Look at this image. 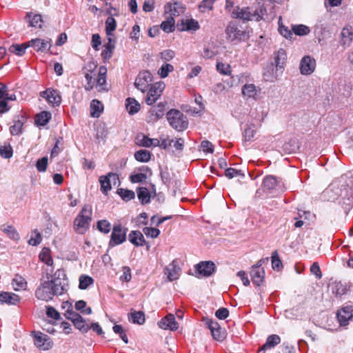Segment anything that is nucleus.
Returning <instances> with one entry per match:
<instances>
[{
  "label": "nucleus",
  "instance_id": "aec40b11",
  "mask_svg": "<svg viewBox=\"0 0 353 353\" xmlns=\"http://www.w3.org/2000/svg\"><path fill=\"white\" fill-rule=\"evenodd\" d=\"M158 325L160 328L174 331L178 329V323L175 320V317L173 314H169L164 318H163L159 323Z\"/></svg>",
  "mask_w": 353,
  "mask_h": 353
},
{
  "label": "nucleus",
  "instance_id": "39448f33",
  "mask_svg": "<svg viewBox=\"0 0 353 353\" xmlns=\"http://www.w3.org/2000/svg\"><path fill=\"white\" fill-rule=\"evenodd\" d=\"M227 39L235 43L244 41L248 38V34L245 30L239 29L234 23H230L225 29Z\"/></svg>",
  "mask_w": 353,
  "mask_h": 353
},
{
  "label": "nucleus",
  "instance_id": "bb28decb",
  "mask_svg": "<svg viewBox=\"0 0 353 353\" xmlns=\"http://www.w3.org/2000/svg\"><path fill=\"white\" fill-rule=\"evenodd\" d=\"M19 300V296L14 293L0 292V303L15 305Z\"/></svg>",
  "mask_w": 353,
  "mask_h": 353
},
{
  "label": "nucleus",
  "instance_id": "680f3d73",
  "mask_svg": "<svg viewBox=\"0 0 353 353\" xmlns=\"http://www.w3.org/2000/svg\"><path fill=\"white\" fill-rule=\"evenodd\" d=\"M255 126L253 124L249 125L244 130V138L246 141H252L255 134Z\"/></svg>",
  "mask_w": 353,
  "mask_h": 353
},
{
  "label": "nucleus",
  "instance_id": "bf43d9fd",
  "mask_svg": "<svg viewBox=\"0 0 353 353\" xmlns=\"http://www.w3.org/2000/svg\"><path fill=\"white\" fill-rule=\"evenodd\" d=\"M41 240L42 238L40 232L37 230H34L31 232L28 243L31 245L36 246L41 242Z\"/></svg>",
  "mask_w": 353,
  "mask_h": 353
},
{
  "label": "nucleus",
  "instance_id": "9d476101",
  "mask_svg": "<svg viewBox=\"0 0 353 353\" xmlns=\"http://www.w3.org/2000/svg\"><path fill=\"white\" fill-rule=\"evenodd\" d=\"M346 185L349 188V190L347 191V194L343 197L341 205L344 213L347 214L353 207V176L350 177Z\"/></svg>",
  "mask_w": 353,
  "mask_h": 353
},
{
  "label": "nucleus",
  "instance_id": "f03ea898",
  "mask_svg": "<svg viewBox=\"0 0 353 353\" xmlns=\"http://www.w3.org/2000/svg\"><path fill=\"white\" fill-rule=\"evenodd\" d=\"M266 10L262 7L259 9H253L252 8H237L232 12V17L236 19H241L243 22L249 21H259L263 19Z\"/></svg>",
  "mask_w": 353,
  "mask_h": 353
},
{
  "label": "nucleus",
  "instance_id": "cd10ccee",
  "mask_svg": "<svg viewBox=\"0 0 353 353\" xmlns=\"http://www.w3.org/2000/svg\"><path fill=\"white\" fill-rule=\"evenodd\" d=\"M108 40V42L104 45V49L101 52V57L104 60H109L112 57L115 48V41L110 37Z\"/></svg>",
  "mask_w": 353,
  "mask_h": 353
},
{
  "label": "nucleus",
  "instance_id": "79ce46f5",
  "mask_svg": "<svg viewBox=\"0 0 353 353\" xmlns=\"http://www.w3.org/2000/svg\"><path fill=\"white\" fill-rule=\"evenodd\" d=\"M182 25H183V27L181 28H178L179 30H186V31H190V30L195 31V30H197L198 29H199V24L198 21H196V20H194L193 19H188V20H185V21H183Z\"/></svg>",
  "mask_w": 353,
  "mask_h": 353
},
{
  "label": "nucleus",
  "instance_id": "c03bdc74",
  "mask_svg": "<svg viewBox=\"0 0 353 353\" xmlns=\"http://www.w3.org/2000/svg\"><path fill=\"white\" fill-rule=\"evenodd\" d=\"M134 158L139 162H148L151 159V153L146 150H139L134 153Z\"/></svg>",
  "mask_w": 353,
  "mask_h": 353
},
{
  "label": "nucleus",
  "instance_id": "b1692460",
  "mask_svg": "<svg viewBox=\"0 0 353 353\" xmlns=\"http://www.w3.org/2000/svg\"><path fill=\"white\" fill-rule=\"evenodd\" d=\"M41 96L46 97L48 101L52 103L53 106H59L61 102V97L58 91L55 90L48 89L43 92Z\"/></svg>",
  "mask_w": 353,
  "mask_h": 353
},
{
  "label": "nucleus",
  "instance_id": "09e8293b",
  "mask_svg": "<svg viewBox=\"0 0 353 353\" xmlns=\"http://www.w3.org/2000/svg\"><path fill=\"white\" fill-rule=\"evenodd\" d=\"M12 285L13 289L15 291H19L20 290L25 289L26 287L27 283L22 276L17 275L12 279Z\"/></svg>",
  "mask_w": 353,
  "mask_h": 353
},
{
  "label": "nucleus",
  "instance_id": "f257e3e1",
  "mask_svg": "<svg viewBox=\"0 0 353 353\" xmlns=\"http://www.w3.org/2000/svg\"><path fill=\"white\" fill-rule=\"evenodd\" d=\"M51 274L47 273L40 279V285L35 291V296L38 299L48 301L52 299L54 296H59L64 294L63 291L59 289L57 292V287L50 281Z\"/></svg>",
  "mask_w": 353,
  "mask_h": 353
},
{
  "label": "nucleus",
  "instance_id": "393cba45",
  "mask_svg": "<svg viewBox=\"0 0 353 353\" xmlns=\"http://www.w3.org/2000/svg\"><path fill=\"white\" fill-rule=\"evenodd\" d=\"M165 11L171 12V16H178L184 12V7L179 1H174V3L168 2L165 6Z\"/></svg>",
  "mask_w": 353,
  "mask_h": 353
},
{
  "label": "nucleus",
  "instance_id": "4d7b16f0",
  "mask_svg": "<svg viewBox=\"0 0 353 353\" xmlns=\"http://www.w3.org/2000/svg\"><path fill=\"white\" fill-rule=\"evenodd\" d=\"M118 194L125 201L133 199L135 196V194L132 190L119 188L117 190Z\"/></svg>",
  "mask_w": 353,
  "mask_h": 353
},
{
  "label": "nucleus",
  "instance_id": "864d4df0",
  "mask_svg": "<svg viewBox=\"0 0 353 353\" xmlns=\"http://www.w3.org/2000/svg\"><path fill=\"white\" fill-rule=\"evenodd\" d=\"M292 30L293 32L298 36H305L310 33V28L305 25L299 24L292 26Z\"/></svg>",
  "mask_w": 353,
  "mask_h": 353
},
{
  "label": "nucleus",
  "instance_id": "5701e85b",
  "mask_svg": "<svg viewBox=\"0 0 353 353\" xmlns=\"http://www.w3.org/2000/svg\"><path fill=\"white\" fill-rule=\"evenodd\" d=\"M113 180H118V176L116 174L110 172L105 176H101L99 177V182L101 184V190L103 194H107L111 190L110 179Z\"/></svg>",
  "mask_w": 353,
  "mask_h": 353
},
{
  "label": "nucleus",
  "instance_id": "7c9ffc66",
  "mask_svg": "<svg viewBox=\"0 0 353 353\" xmlns=\"http://www.w3.org/2000/svg\"><path fill=\"white\" fill-rule=\"evenodd\" d=\"M106 72L107 69L105 66H101L99 68L98 77L97 79V85L99 88V91L107 90V89L105 88L106 83Z\"/></svg>",
  "mask_w": 353,
  "mask_h": 353
},
{
  "label": "nucleus",
  "instance_id": "4be33fe9",
  "mask_svg": "<svg viewBox=\"0 0 353 353\" xmlns=\"http://www.w3.org/2000/svg\"><path fill=\"white\" fill-rule=\"evenodd\" d=\"M128 241L135 247H142L146 244L143 234L139 230L131 231L128 236Z\"/></svg>",
  "mask_w": 353,
  "mask_h": 353
},
{
  "label": "nucleus",
  "instance_id": "338daca9",
  "mask_svg": "<svg viewBox=\"0 0 353 353\" xmlns=\"http://www.w3.org/2000/svg\"><path fill=\"white\" fill-rule=\"evenodd\" d=\"M314 33L319 43L326 37L325 29L321 25L315 26Z\"/></svg>",
  "mask_w": 353,
  "mask_h": 353
},
{
  "label": "nucleus",
  "instance_id": "7ed1b4c3",
  "mask_svg": "<svg viewBox=\"0 0 353 353\" xmlns=\"http://www.w3.org/2000/svg\"><path fill=\"white\" fill-rule=\"evenodd\" d=\"M286 59V52L282 48L274 53L275 72L272 71V73H269V71H268L265 72L263 76L265 81L274 82L278 79L279 76L283 73ZM272 70H274L273 68Z\"/></svg>",
  "mask_w": 353,
  "mask_h": 353
},
{
  "label": "nucleus",
  "instance_id": "052dcab7",
  "mask_svg": "<svg viewBox=\"0 0 353 353\" xmlns=\"http://www.w3.org/2000/svg\"><path fill=\"white\" fill-rule=\"evenodd\" d=\"M298 215V217L294 218L295 221L310 220L315 218V214L311 212L302 210H299Z\"/></svg>",
  "mask_w": 353,
  "mask_h": 353
},
{
  "label": "nucleus",
  "instance_id": "a878e982",
  "mask_svg": "<svg viewBox=\"0 0 353 353\" xmlns=\"http://www.w3.org/2000/svg\"><path fill=\"white\" fill-rule=\"evenodd\" d=\"M281 342V338L277 334L270 335L265 343L258 350L257 353H265V351L268 349L274 347Z\"/></svg>",
  "mask_w": 353,
  "mask_h": 353
},
{
  "label": "nucleus",
  "instance_id": "c756f323",
  "mask_svg": "<svg viewBox=\"0 0 353 353\" xmlns=\"http://www.w3.org/2000/svg\"><path fill=\"white\" fill-rule=\"evenodd\" d=\"M90 115L92 117L98 118L101 115L103 105L101 101L97 99H93L90 103Z\"/></svg>",
  "mask_w": 353,
  "mask_h": 353
},
{
  "label": "nucleus",
  "instance_id": "de8ad7c7",
  "mask_svg": "<svg viewBox=\"0 0 353 353\" xmlns=\"http://www.w3.org/2000/svg\"><path fill=\"white\" fill-rule=\"evenodd\" d=\"M39 259L41 261L49 266H52L53 265V259L50 256V250L48 248H43L39 254Z\"/></svg>",
  "mask_w": 353,
  "mask_h": 353
},
{
  "label": "nucleus",
  "instance_id": "6ab92c4d",
  "mask_svg": "<svg viewBox=\"0 0 353 353\" xmlns=\"http://www.w3.org/2000/svg\"><path fill=\"white\" fill-rule=\"evenodd\" d=\"M315 66V60L310 56H305L300 63L301 73L304 75L310 74L314 71Z\"/></svg>",
  "mask_w": 353,
  "mask_h": 353
},
{
  "label": "nucleus",
  "instance_id": "2eb2a0df",
  "mask_svg": "<svg viewBox=\"0 0 353 353\" xmlns=\"http://www.w3.org/2000/svg\"><path fill=\"white\" fill-rule=\"evenodd\" d=\"M208 327L210 329L214 339L218 341H222L225 338V330L221 329L219 324L212 319L206 321Z\"/></svg>",
  "mask_w": 353,
  "mask_h": 353
},
{
  "label": "nucleus",
  "instance_id": "423d86ee",
  "mask_svg": "<svg viewBox=\"0 0 353 353\" xmlns=\"http://www.w3.org/2000/svg\"><path fill=\"white\" fill-rule=\"evenodd\" d=\"M128 228L121 224L112 227V232L109 241L110 247H114L122 244L126 241Z\"/></svg>",
  "mask_w": 353,
  "mask_h": 353
},
{
  "label": "nucleus",
  "instance_id": "6e6552de",
  "mask_svg": "<svg viewBox=\"0 0 353 353\" xmlns=\"http://www.w3.org/2000/svg\"><path fill=\"white\" fill-rule=\"evenodd\" d=\"M152 81V74L148 70L141 72L135 79L134 86L142 92L148 90Z\"/></svg>",
  "mask_w": 353,
  "mask_h": 353
},
{
  "label": "nucleus",
  "instance_id": "9b49d317",
  "mask_svg": "<svg viewBox=\"0 0 353 353\" xmlns=\"http://www.w3.org/2000/svg\"><path fill=\"white\" fill-rule=\"evenodd\" d=\"M34 342L37 347L43 350H48L52 347L53 343L50 338L41 332H34Z\"/></svg>",
  "mask_w": 353,
  "mask_h": 353
},
{
  "label": "nucleus",
  "instance_id": "6e6d98bb",
  "mask_svg": "<svg viewBox=\"0 0 353 353\" xmlns=\"http://www.w3.org/2000/svg\"><path fill=\"white\" fill-rule=\"evenodd\" d=\"M75 309L83 314H90L92 309L87 307V303L83 300L78 301L75 303Z\"/></svg>",
  "mask_w": 353,
  "mask_h": 353
},
{
  "label": "nucleus",
  "instance_id": "58836bf2",
  "mask_svg": "<svg viewBox=\"0 0 353 353\" xmlns=\"http://www.w3.org/2000/svg\"><path fill=\"white\" fill-rule=\"evenodd\" d=\"M1 230L11 239L17 241L19 239V235L16 229L10 225H3Z\"/></svg>",
  "mask_w": 353,
  "mask_h": 353
},
{
  "label": "nucleus",
  "instance_id": "e433bc0d",
  "mask_svg": "<svg viewBox=\"0 0 353 353\" xmlns=\"http://www.w3.org/2000/svg\"><path fill=\"white\" fill-rule=\"evenodd\" d=\"M25 118L14 121V124L10 127V134L13 136L19 135L22 133V128L25 122Z\"/></svg>",
  "mask_w": 353,
  "mask_h": 353
},
{
  "label": "nucleus",
  "instance_id": "ea45409f",
  "mask_svg": "<svg viewBox=\"0 0 353 353\" xmlns=\"http://www.w3.org/2000/svg\"><path fill=\"white\" fill-rule=\"evenodd\" d=\"M138 144L145 148H150L151 146L157 147L158 145H159V139H151L147 136L143 135L141 139L139 141Z\"/></svg>",
  "mask_w": 353,
  "mask_h": 353
},
{
  "label": "nucleus",
  "instance_id": "5fc2aeb1",
  "mask_svg": "<svg viewBox=\"0 0 353 353\" xmlns=\"http://www.w3.org/2000/svg\"><path fill=\"white\" fill-rule=\"evenodd\" d=\"M117 28V22L112 17H108L105 21V32L108 36H111L112 32Z\"/></svg>",
  "mask_w": 353,
  "mask_h": 353
},
{
  "label": "nucleus",
  "instance_id": "0eeeda50",
  "mask_svg": "<svg viewBox=\"0 0 353 353\" xmlns=\"http://www.w3.org/2000/svg\"><path fill=\"white\" fill-rule=\"evenodd\" d=\"M165 85L163 83L161 82L152 85L145 98V103L149 105L154 103L161 97Z\"/></svg>",
  "mask_w": 353,
  "mask_h": 353
},
{
  "label": "nucleus",
  "instance_id": "20e7f679",
  "mask_svg": "<svg viewBox=\"0 0 353 353\" xmlns=\"http://www.w3.org/2000/svg\"><path fill=\"white\" fill-rule=\"evenodd\" d=\"M167 119L170 126L179 132L183 131L188 127L187 117L178 110H169L167 113Z\"/></svg>",
  "mask_w": 353,
  "mask_h": 353
},
{
  "label": "nucleus",
  "instance_id": "a211bd4d",
  "mask_svg": "<svg viewBox=\"0 0 353 353\" xmlns=\"http://www.w3.org/2000/svg\"><path fill=\"white\" fill-rule=\"evenodd\" d=\"M181 270L178 261L174 259L170 264L165 267L164 273L167 275L169 281H173L178 279Z\"/></svg>",
  "mask_w": 353,
  "mask_h": 353
},
{
  "label": "nucleus",
  "instance_id": "f8f14e48",
  "mask_svg": "<svg viewBox=\"0 0 353 353\" xmlns=\"http://www.w3.org/2000/svg\"><path fill=\"white\" fill-rule=\"evenodd\" d=\"M263 185L264 188L268 190H277L280 192L285 190L281 179H277L272 175L266 176L263 179Z\"/></svg>",
  "mask_w": 353,
  "mask_h": 353
},
{
  "label": "nucleus",
  "instance_id": "a18cd8bd",
  "mask_svg": "<svg viewBox=\"0 0 353 353\" xmlns=\"http://www.w3.org/2000/svg\"><path fill=\"white\" fill-rule=\"evenodd\" d=\"M79 281V288L81 290H85L94 283V279L91 276L85 274L81 275Z\"/></svg>",
  "mask_w": 353,
  "mask_h": 353
},
{
  "label": "nucleus",
  "instance_id": "49530a36",
  "mask_svg": "<svg viewBox=\"0 0 353 353\" xmlns=\"http://www.w3.org/2000/svg\"><path fill=\"white\" fill-rule=\"evenodd\" d=\"M28 47L29 46H28V43H25L21 45L13 44L9 48V51L18 56H22L25 54L26 50Z\"/></svg>",
  "mask_w": 353,
  "mask_h": 353
},
{
  "label": "nucleus",
  "instance_id": "412c9836",
  "mask_svg": "<svg viewBox=\"0 0 353 353\" xmlns=\"http://www.w3.org/2000/svg\"><path fill=\"white\" fill-rule=\"evenodd\" d=\"M250 276L252 283L256 286H260L264 281L265 270L263 268L252 266L250 270Z\"/></svg>",
  "mask_w": 353,
  "mask_h": 353
},
{
  "label": "nucleus",
  "instance_id": "3c124183",
  "mask_svg": "<svg viewBox=\"0 0 353 353\" xmlns=\"http://www.w3.org/2000/svg\"><path fill=\"white\" fill-rule=\"evenodd\" d=\"M299 148V144L296 140L290 139L283 145V150L288 154L295 152Z\"/></svg>",
  "mask_w": 353,
  "mask_h": 353
},
{
  "label": "nucleus",
  "instance_id": "ddd939ff",
  "mask_svg": "<svg viewBox=\"0 0 353 353\" xmlns=\"http://www.w3.org/2000/svg\"><path fill=\"white\" fill-rule=\"evenodd\" d=\"M29 47H32L37 52H46L50 50L52 46L50 39H34L28 42Z\"/></svg>",
  "mask_w": 353,
  "mask_h": 353
},
{
  "label": "nucleus",
  "instance_id": "f3484780",
  "mask_svg": "<svg viewBox=\"0 0 353 353\" xmlns=\"http://www.w3.org/2000/svg\"><path fill=\"white\" fill-rule=\"evenodd\" d=\"M336 317L340 325L345 326L353 317V306L346 305L341 307L336 313Z\"/></svg>",
  "mask_w": 353,
  "mask_h": 353
},
{
  "label": "nucleus",
  "instance_id": "0e129e2a",
  "mask_svg": "<svg viewBox=\"0 0 353 353\" xmlns=\"http://www.w3.org/2000/svg\"><path fill=\"white\" fill-rule=\"evenodd\" d=\"M272 266L274 270H279L282 268V262L279 259L277 251H274L272 254Z\"/></svg>",
  "mask_w": 353,
  "mask_h": 353
},
{
  "label": "nucleus",
  "instance_id": "4468645a",
  "mask_svg": "<svg viewBox=\"0 0 353 353\" xmlns=\"http://www.w3.org/2000/svg\"><path fill=\"white\" fill-rule=\"evenodd\" d=\"M165 110V104L160 102L157 106H154L150 108L146 117V121L148 123H154L157 121L164 115Z\"/></svg>",
  "mask_w": 353,
  "mask_h": 353
},
{
  "label": "nucleus",
  "instance_id": "dca6fc26",
  "mask_svg": "<svg viewBox=\"0 0 353 353\" xmlns=\"http://www.w3.org/2000/svg\"><path fill=\"white\" fill-rule=\"evenodd\" d=\"M50 281L57 287V292H59L60 288L63 292H65L66 275L63 270L58 269L52 275L51 274Z\"/></svg>",
  "mask_w": 353,
  "mask_h": 353
},
{
  "label": "nucleus",
  "instance_id": "603ef678",
  "mask_svg": "<svg viewBox=\"0 0 353 353\" xmlns=\"http://www.w3.org/2000/svg\"><path fill=\"white\" fill-rule=\"evenodd\" d=\"M0 155L4 159H10L13 155V150L12 146L8 143H4L0 147Z\"/></svg>",
  "mask_w": 353,
  "mask_h": 353
},
{
  "label": "nucleus",
  "instance_id": "13d9d810",
  "mask_svg": "<svg viewBox=\"0 0 353 353\" xmlns=\"http://www.w3.org/2000/svg\"><path fill=\"white\" fill-rule=\"evenodd\" d=\"M73 324L77 329L83 333H86L90 330L89 325L86 323L85 320L81 316Z\"/></svg>",
  "mask_w": 353,
  "mask_h": 353
},
{
  "label": "nucleus",
  "instance_id": "4c0bfd02",
  "mask_svg": "<svg viewBox=\"0 0 353 353\" xmlns=\"http://www.w3.org/2000/svg\"><path fill=\"white\" fill-rule=\"evenodd\" d=\"M26 19L28 20L29 26L34 28H41L43 23L41 16L40 14H32L28 13Z\"/></svg>",
  "mask_w": 353,
  "mask_h": 353
},
{
  "label": "nucleus",
  "instance_id": "c9c22d12",
  "mask_svg": "<svg viewBox=\"0 0 353 353\" xmlns=\"http://www.w3.org/2000/svg\"><path fill=\"white\" fill-rule=\"evenodd\" d=\"M68 307V310L65 311V317L70 320L73 323L78 319L81 318V315L77 312H75L72 307V305L68 301L63 303V307Z\"/></svg>",
  "mask_w": 353,
  "mask_h": 353
},
{
  "label": "nucleus",
  "instance_id": "1a4fd4ad",
  "mask_svg": "<svg viewBox=\"0 0 353 353\" xmlns=\"http://www.w3.org/2000/svg\"><path fill=\"white\" fill-rule=\"evenodd\" d=\"M194 269L196 274L209 277L215 272L216 265L214 262L210 261H201L194 265Z\"/></svg>",
  "mask_w": 353,
  "mask_h": 353
},
{
  "label": "nucleus",
  "instance_id": "69168bd1",
  "mask_svg": "<svg viewBox=\"0 0 353 353\" xmlns=\"http://www.w3.org/2000/svg\"><path fill=\"white\" fill-rule=\"evenodd\" d=\"M74 230L79 234H84L89 228V222H74Z\"/></svg>",
  "mask_w": 353,
  "mask_h": 353
},
{
  "label": "nucleus",
  "instance_id": "473e14b6",
  "mask_svg": "<svg viewBox=\"0 0 353 353\" xmlns=\"http://www.w3.org/2000/svg\"><path fill=\"white\" fill-rule=\"evenodd\" d=\"M242 94L248 98H255L257 95L256 87L253 83H247L242 87Z\"/></svg>",
  "mask_w": 353,
  "mask_h": 353
},
{
  "label": "nucleus",
  "instance_id": "a19ab883",
  "mask_svg": "<svg viewBox=\"0 0 353 353\" xmlns=\"http://www.w3.org/2000/svg\"><path fill=\"white\" fill-rule=\"evenodd\" d=\"M51 119V114L47 111H43L37 114L35 122L38 125L43 126L46 125Z\"/></svg>",
  "mask_w": 353,
  "mask_h": 353
},
{
  "label": "nucleus",
  "instance_id": "2f4dec72",
  "mask_svg": "<svg viewBox=\"0 0 353 353\" xmlns=\"http://www.w3.org/2000/svg\"><path fill=\"white\" fill-rule=\"evenodd\" d=\"M125 108L128 113L133 115L137 113L140 110V104L133 98L126 99Z\"/></svg>",
  "mask_w": 353,
  "mask_h": 353
},
{
  "label": "nucleus",
  "instance_id": "c85d7f7f",
  "mask_svg": "<svg viewBox=\"0 0 353 353\" xmlns=\"http://www.w3.org/2000/svg\"><path fill=\"white\" fill-rule=\"evenodd\" d=\"M128 320L132 323L143 325L145 321V314L141 311L131 310L128 316Z\"/></svg>",
  "mask_w": 353,
  "mask_h": 353
},
{
  "label": "nucleus",
  "instance_id": "e2e57ef3",
  "mask_svg": "<svg viewBox=\"0 0 353 353\" xmlns=\"http://www.w3.org/2000/svg\"><path fill=\"white\" fill-rule=\"evenodd\" d=\"M174 70V67L169 63H164L158 70V74L161 78H165L168 76L170 72Z\"/></svg>",
  "mask_w": 353,
  "mask_h": 353
},
{
  "label": "nucleus",
  "instance_id": "774afa93",
  "mask_svg": "<svg viewBox=\"0 0 353 353\" xmlns=\"http://www.w3.org/2000/svg\"><path fill=\"white\" fill-rule=\"evenodd\" d=\"M48 157H44L39 159L36 162L37 170L40 172H43L46 170L48 166Z\"/></svg>",
  "mask_w": 353,
  "mask_h": 353
},
{
  "label": "nucleus",
  "instance_id": "37998d69",
  "mask_svg": "<svg viewBox=\"0 0 353 353\" xmlns=\"http://www.w3.org/2000/svg\"><path fill=\"white\" fill-rule=\"evenodd\" d=\"M137 196L141 203H148L150 201V194L146 188L141 187L137 190Z\"/></svg>",
  "mask_w": 353,
  "mask_h": 353
},
{
  "label": "nucleus",
  "instance_id": "f704fd0d",
  "mask_svg": "<svg viewBox=\"0 0 353 353\" xmlns=\"http://www.w3.org/2000/svg\"><path fill=\"white\" fill-rule=\"evenodd\" d=\"M92 214V207L89 205H85L74 221H91Z\"/></svg>",
  "mask_w": 353,
  "mask_h": 353
},
{
  "label": "nucleus",
  "instance_id": "8fccbe9b",
  "mask_svg": "<svg viewBox=\"0 0 353 353\" xmlns=\"http://www.w3.org/2000/svg\"><path fill=\"white\" fill-rule=\"evenodd\" d=\"M174 19L172 16H170L168 18L166 21H164L161 24V29L167 32H172L174 30Z\"/></svg>",
  "mask_w": 353,
  "mask_h": 353
},
{
  "label": "nucleus",
  "instance_id": "72a5a7b5",
  "mask_svg": "<svg viewBox=\"0 0 353 353\" xmlns=\"http://www.w3.org/2000/svg\"><path fill=\"white\" fill-rule=\"evenodd\" d=\"M341 42L343 46H350L353 39V32L350 28H344L341 32Z\"/></svg>",
  "mask_w": 353,
  "mask_h": 353
}]
</instances>
